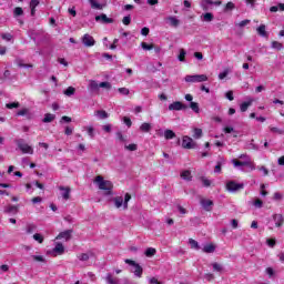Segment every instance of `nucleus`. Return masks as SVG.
<instances>
[{
    "mask_svg": "<svg viewBox=\"0 0 284 284\" xmlns=\"http://www.w3.org/2000/svg\"><path fill=\"white\" fill-rule=\"evenodd\" d=\"M94 183H97L99 190H104L108 194H112V187H114V185L110 181L104 180L103 176L98 175Z\"/></svg>",
    "mask_w": 284,
    "mask_h": 284,
    "instance_id": "obj_1",
    "label": "nucleus"
},
{
    "mask_svg": "<svg viewBox=\"0 0 284 284\" xmlns=\"http://www.w3.org/2000/svg\"><path fill=\"white\" fill-rule=\"evenodd\" d=\"M131 200H132V195H130V193H125L124 200H123V196H115L113 199V203L118 209L123 207V210H128V203H130Z\"/></svg>",
    "mask_w": 284,
    "mask_h": 284,
    "instance_id": "obj_2",
    "label": "nucleus"
},
{
    "mask_svg": "<svg viewBox=\"0 0 284 284\" xmlns=\"http://www.w3.org/2000/svg\"><path fill=\"white\" fill-rule=\"evenodd\" d=\"M124 263H126V265H131V267H133L132 272H133L134 276H136L138 278H141V276H143V267H141V265L139 263H135L134 260L126 258V260H124Z\"/></svg>",
    "mask_w": 284,
    "mask_h": 284,
    "instance_id": "obj_3",
    "label": "nucleus"
},
{
    "mask_svg": "<svg viewBox=\"0 0 284 284\" xmlns=\"http://www.w3.org/2000/svg\"><path fill=\"white\" fill-rule=\"evenodd\" d=\"M16 143H17L19 150H21V152L23 154H34V149H32V146L28 145V143H26V140L19 139V140H16Z\"/></svg>",
    "mask_w": 284,
    "mask_h": 284,
    "instance_id": "obj_4",
    "label": "nucleus"
},
{
    "mask_svg": "<svg viewBox=\"0 0 284 284\" xmlns=\"http://www.w3.org/2000/svg\"><path fill=\"white\" fill-rule=\"evenodd\" d=\"M184 81H186V83H203L204 81H207V75L205 74L186 75L184 78Z\"/></svg>",
    "mask_w": 284,
    "mask_h": 284,
    "instance_id": "obj_5",
    "label": "nucleus"
},
{
    "mask_svg": "<svg viewBox=\"0 0 284 284\" xmlns=\"http://www.w3.org/2000/svg\"><path fill=\"white\" fill-rule=\"evenodd\" d=\"M243 187H245V184L243 183H236L234 181H229L226 183V190L227 192H233V193H236L239 192L240 190H243Z\"/></svg>",
    "mask_w": 284,
    "mask_h": 284,
    "instance_id": "obj_6",
    "label": "nucleus"
},
{
    "mask_svg": "<svg viewBox=\"0 0 284 284\" xmlns=\"http://www.w3.org/2000/svg\"><path fill=\"white\" fill-rule=\"evenodd\" d=\"M182 148H184V150H193V148H196V142H194L192 138L185 135L182 140Z\"/></svg>",
    "mask_w": 284,
    "mask_h": 284,
    "instance_id": "obj_7",
    "label": "nucleus"
},
{
    "mask_svg": "<svg viewBox=\"0 0 284 284\" xmlns=\"http://www.w3.org/2000/svg\"><path fill=\"white\" fill-rule=\"evenodd\" d=\"M171 112H179L181 110H187V105L183 104L181 101H175L169 105Z\"/></svg>",
    "mask_w": 284,
    "mask_h": 284,
    "instance_id": "obj_8",
    "label": "nucleus"
},
{
    "mask_svg": "<svg viewBox=\"0 0 284 284\" xmlns=\"http://www.w3.org/2000/svg\"><path fill=\"white\" fill-rule=\"evenodd\" d=\"M82 43L83 45H85V48H92V45H94L97 43V41L94 40V38L88 33H85L82 37Z\"/></svg>",
    "mask_w": 284,
    "mask_h": 284,
    "instance_id": "obj_9",
    "label": "nucleus"
},
{
    "mask_svg": "<svg viewBox=\"0 0 284 284\" xmlns=\"http://www.w3.org/2000/svg\"><path fill=\"white\" fill-rule=\"evenodd\" d=\"M200 6L202 10L207 12V10H210V6H221V1L202 0Z\"/></svg>",
    "mask_w": 284,
    "mask_h": 284,
    "instance_id": "obj_10",
    "label": "nucleus"
},
{
    "mask_svg": "<svg viewBox=\"0 0 284 284\" xmlns=\"http://www.w3.org/2000/svg\"><path fill=\"white\" fill-rule=\"evenodd\" d=\"M232 164L234 165V168H252V162H250L248 160L239 161L236 159H233Z\"/></svg>",
    "mask_w": 284,
    "mask_h": 284,
    "instance_id": "obj_11",
    "label": "nucleus"
},
{
    "mask_svg": "<svg viewBox=\"0 0 284 284\" xmlns=\"http://www.w3.org/2000/svg\"><path fill=\"white\" fill-rule=\"evenodd\" d=\"M201 205L205 210V212H212V206L214 205V202L212 200H201Z\"/></svg>",
    "mask_w": 284,
    "mask_h": 284,
    "instance_id": "obj_12",
    "label": "nucleus"
},
{
    "mask_svg": "<svg viewBox=\"0 0 284 284\" xmlns=\"http://www.w3.org/2000/svg\"><path fill=\"white\" fill-rule=\"evenodd\" d=\"M59 190L62 192V199H64V201L70 200V192H72L70 186H59Z\"/></svg>",
    "mask_w": 284,
    "mask_h": 284,
    "instance_id": "obj_13",
    "label": "nucleus"
},
{
    "mask_svg": "<svg viewBox=\"0 0 284 284\" xmlns=\"http://www.w3.org/2000/svg\"><path fill=\"white\" fill-rule=\"evenodd\" d=\"M273 221L276 227H283V223H284L283 214H273Z\"/></svg>",
    "mask_w": 284,
    "mask_h": 284,
    "instance_id": "obj_14",
    "label": "nucleus"
},
{
    "mask_svg": "<svg viewBox=\"0 0 284 284\" xmlns=\"http://www.w3.org/2000/svg\"><path fill=\"white\" fill-rule=\"evenodd\" d=\"M95 21H102V23H114V19L108 18L104 13L97 16Z\"/></svg>",
    "mask_w": 284,
    "mask_h": 284,
    "instance_id": "obj_15",
    "label": "nucleus"
},
{
    "mask_svg": "<svg viewBox=\"0 0 284 284\" xmlns=\"http://www.w3.org/2000/svg\"><path fill=\"white\" fill-rule=\"evenodd\" d=\"M57 239L58 240L65 239L67 241H70V239H72V230H67L64 232L59 233Z\"/></svg>",
    "mask_w": 284,
    "mask_h": 284,
    "instance_id": "obj_16",
    "label": "nucleus"
},
{
    "mask_svg": "<svg viewBox=\"0 0 284 284\" xmlns=\"http://www.w3.org/2000/svg\"><path fill=\"white\" fill-rule=\"evenodd\" d=\"M202 252H204V254H214V252H216V246L214 244H206L202 248Z\"/></svg>",
    "mask_w": 284,
    "mask_h": 284,
    "instance_id": "obj_17",
    "label": "nucleus"
},
{
    "mask_svg": "<svg viewBox=\"0 0 284 284\" xmlns=\"http://www.w3.org/2000/svg\"><path fill=\"white\" fill-rule=\"evenodd\" d=\"M19 212V207L16 205H8L4 207V214H17Z\"/></svg>",
    "mask_w": 284,
    "mask_h": 284,
    "instance_id": "obj_18",
    "label": "nucleus"
},
{
    "mask_svg": "<svg viewBox=\"0 0 284 284\" xmlns=\"http://www.w3.org/2000/svg\"><path fill=\"white\" fill-rule=\"evenodd\" d=\"M119 277H114L111 275V273H108L106 276H105V282L108 284H119Z\"/></svg>",
    "mask_w": 284,
    "mask_h": 284,
    "instance_id": "obj_19",
    "label": "nucleus"
},
{
    "mask_svg": "<svg viewBox=\"0 0 284 284\" xmlns=\"http://www.w3.org/2000/svg\"><path fill=\"white\" fill-rule=\"evenodd\" d=\"M54 119H57V115H54L52 113H45L44 118L42 120V123H52V121H54Z\"/></svg>",
    "mask_w": 284,
    "mask_h": 284,
    "instance_id": "obj_20",
    "label": "nucleus"
},
{
    "mask_svg": "<svg viewBox=\"0 0 284 284\" xmlns=\"http://www.w3.org/2000/svg\"><path fill=\"white\" fill-rule=\"evenodd\" d=\"M224 164H225V159L220 158V161L215 165L214 172L216 174H221V168H223Z\"/></svg>",
    "mask_w": 284,
    "mask_h": 284,
    "instance_id": "obj_21",
    "label": "nucleus"
},
{
    "mask_svg": "<svg viewBox=\"0 0 284 284\" xmlns=\"http://www.w3.org/2000/svg\"><path fill=\"white\" fill-rule=\"evenodd\" d=\"M176 136V133H174V131L166 129L164 131V139H166V141H170V139H174Z\"/></svg>",
    "mask_w": 284,
    "mask_h": 284,
    "instance_id": "obj_22",
    "label": "nucleus"
},
{
    "mask_svg": "<svg viewBox=\"0 0 284 284\" xmlns=\"http://www.w3.org/2000/svg\"><path fill=\"white\" fill-rule=\"evenodd\" d=\"M168 21H170V26H172V28H179V24L181 23L176 17H169Z\"/></svg>",
    "mask_w": 284,
    "mask_h": 284,
    "instance_id": "obj_23",
    "label": "nucleus"
},
{
    "mask_svg": "<svg viewBox=\"0 0 284 284\" xmlns=\"http://www.w3.org/2000/svg\"><path fill=\"white\" fill-rule=\"evenodd\" d=\"M256 30L260 37L267 38V31L265 30V24H261Z\"/></svg>",
    "mask_w": 284,
    "mask_h": 284,
    "instance_id": "obj_24",
    "label": "nucleus"
},
{
    "mask_svg": "<svg viewBox=\"0 0 284 284\" xmlns=\"http://www.w3.org/2000/svg\"><path fill=\"white\" fill-rule=\"evenodd\" d=\"M202 18H203L202 20L205 21L206 23L214 21V14L210 12L202 14Z\"/></svg>",
    "mask_w": 284,
    "mask_h": 284,
    "instance_id": "obj_25",
    "label": "nucleus"
},
{
    "mask_svg": "<svg viewBox=\"0 0 284 284\" xmlns=\"http://www.w3.org/2000/svg\"><path fill=\"white\" fill-rule=\"evenodd\" d=\"M89 88L92 92H99L100 83L98 84L97 81L91 80Z\"/></svg>",
    "mask_w": 284,
    "mask_h": 284,
    "instance_id": "obj_26",
    "label": "nucleus"
},
{
    "mask_svg": "<svg viewBox=\"0 0 284 284\" xmlns=\"http://www.w3.org/2000/svg\"><path fill=\"white\" fill-rule=\"evenodd\" d=\"M89 3L93 10H102L103 8L97 0H89Z\"/></svg>",
    "mask_w": 284,
    "mask_h": 284,
    "instance_id": "obj_27",
    "label": "nucleus"
},
{
    "mask_svg": "<svg viewBox=\"0 0 284 284\" xmlns=\"http://www.w3.org/2000/svg\"><path fill=\"white\" fill-rule=\"evenodd\" d=\"M181 179H183L184 181H192V172L190 171H183L181 173Z\"/></svg>",
    "mask_w": 284,
    "mask_h": 284,
    "instance_id": "obj_28",
    "label": "nucleus"
},
{
    "mask_svg": "<svg viewBox=\"0 0 284 284\" xmlns=\"http://www.w3.org/2000/svg\"><path fill=\"white\" fill-rule=\"evenodd\" d=\"M53 252H55V254H63L65 252V247H63V244L58 243L53 248Z\"/></svg>",
    "mask_w": 284,
    "mask_h": 284,
    "instance_id": "obj_29",
    "label": "nucleus"
},
{
    "mask_svg": "<svg viewBox=\"0 0 284 284\" xmlns=\"http://www.w3.org/2000/svg\"><path fill=\"white\" fill-rule=\"evenodd\" d=\"M75 92L77 89H74V87H69L67 90H64L63 94H65V97H74Z\"/></svg>",
    "mask_w": 284,
    "mask_h": 284,
    "instance_id": "obj_30",
    "label": "nucleus"
},
{
    "mask_svg": "<svg viewBox=\"0 0 284 284\" xmlns=\"http://www.w3.org/2000/svg\"><path fill=\"white\" fill-rule=\"evenodd\" d=\"M145 256H148L149 258H152V256H154V254H156V248L154 247H149L145 250Z\"/></svg>",
    "mask_w": 284,
    "mask_h": 284,
    "instance_id": "obj_31",
    "label": "nucleus"
},
{
    "mask_svg": "<svg viewBox=\"0 0 284 284\" xmlns=\"http://www.w3.org/2000/svg\"><path fill=\"white\" fill-rule=\"evenodd\" d=\"M141 132H150L152 130V125L148 122H144L140 126Z\"/></svg>",
    "mask_w": 284,
    "mask_h": 284,
    "instance_id": "obj_32",
    "label": "nucleus"
},
{
    "mask_svg": "<svg viewBox=\"0 0 284 284\" xmlns=\"http://www.w3.org/2000/svg\"><path fill=\"white\" fill-rule=\"evenodd\" d=\"M189 244L192 247V250H201L199 242H196L194 239H189Z\"/></svg>",
    "mask_w": 284,
    "mask_h": 284,
    "instance_id": "obj_33",
    "label": "nucleus"
},
{
    "mask_svg": "<svg viewBox=\"0 0 284 284\" xmlns=\"http://www.w3.org/2000/svg\"><path fill=\"white\" fill-rule=\"evenodd\" d=\"M193 139H201V136H203V130L199 128L193 129Z\"/></svg>",
    "mask_w": 284,
    "mask_h": 284,
    "instance_id": "obj_34",
    "label": "nucleus"
},
{
    "mask_svg": "<svg viewBox=\"0 0 284 284\" xmlns=\"http://www.w3.org/2000/svg\"><path fill=\"white\" fill-rule=\"evenodd\" d=\"M190 108L195 114H199L201 112V109L199 108V103L196 102H190Z\"/></svg>",
    "mask_w": 284,
    "mask_h": 284,
    "instance_id": "obj_35",
    "label": "nucleus"
},
{
    "mask_svg": "<svg viewBox=\"0 0 284 284\" xmlns=\"http://www.w3.org/2000/svg\"><path fill=\"white\" fill-rule=\"evenodd\" d=\"M250 105H252V101L243 102V103L240 105L241 112H247V108H250Z\"/></svg>",
    "mask_w": 284,
    "mask_h": 284,
    "instance_id": "obj_36",
    "label": "nucleus"
},
{
    "mask_svg": "<svg viewBox=\"0 0 284 284\" xmlns=\"http://www.w3.org/2000/svg\"><path fill=\"white\" fill-rule=\"evenodd\" d=\"M6 108H8V110H14V108H21V104L19 102H10L6 104Z\"/></svg>",
    "mask_w": 284,
    "mask_h": 284,
    "instance_id": "obj_37",
    "label": "nucleus"
},
{
    "mask_svg": "<svg viewBox=\"0 0 284 284\" xmlns=\"http://www.w3.org/2000/svg\"><path fill=\"white\" fill-rule=\"evenodd\" d=\"M97 116H99V119H108L109 114L108 112L103 111V110H99L95 112Z\"/></svg>",
    "mask_w": 284,
    "mask_h": 284,
    "instance_id": "obj_38",
    "label": "nucleus"
},
{
    "mask_svg": "<svg viewBox=\"0 0 284 284\" xmlns=\"http://www.w3.org/2000/svg\"><path fill=\"white\" fill-rule=\"evenodd\" d=\"M124 150H129V152H136L139 146L136 144H129L124 146Z\"/></svg>",
    "mask_w": 284,
    "mask_h": 284,
    "instance_id": "obj_39",
    "label": "nucleus"
},
{
    "mask_svg": "<svg viewBox=\"0 0 284 284\" xmlns=\"http://www.w3.org/2000/svg\"><path fill=\"white\" fill-rule=\"evenodd\" d=\"M13 16H14V17H21V16H23V9H22L21 7L14 8V10H13Z\"/></svg>",
    "mask_w": 284,
    "mask_h": 284,
    "instance_id": "obj_40",
    "label": "nucleus"
},
{
    "mask_svg": "<svg viewBox=\"0 0 284 284\" xmlns=\"http://www.w3.org/2000/svg\"><path fill=\"white\" fill-rule=\"evenodd\" d=\"M272 48L274 50H283V43L278 42V41H273L272 42Z\"/></svg>",
    "mask_w": 284,
    "mask_h": 284,
    "instance_id": "obj_41",
    "label": "nucleus"
},
{
    "mask_svg": "<svg viewBox=\"0 0 284 284\" xmlns=\"http://www.w3.org/2000/svg\"><path fill=\"white\" fill-rule=\"evenodd\" d=\"M37 231V225L34 224H28L27 225V234H32V232Z\"/></svg>",
    "mask_w": 284,
    "mask_h": 284,
    "instance_id": "obj_42",
    "label": "nucleus"
},
{
    "mask_svg": "<svg viewBox=\"0 0 284 284\" xmlns=\"http://www.w3.org/2000/svg\"><path fill=\"white\" fill-rule=\"evenodd\" d=\"M32 258L38 263H45V257H43V255H32Z\"/></svg>",
    "mask_w": 284,
    "mask_h": 284,
    "instance_id": "obj_43",
    "label": "nucleus"
},
{
    "mask_svg": "<svg viewBox=\"0 0 284 284\" xmlns=\"http://www.w3.org/2000/svg\"><path fill=\"white\" fill-rule=\"evenodd\" d=\"M118 92L120 94H122L123 97H128V94H130V89H128V88H119Z\"/></svg>",
    "mask_w": 284,
    "mask_h": 284,
    "instance_id": "obj_44",
    "label": "nucleus"
},
{
    "mask_svg": "<svg viewBox=\"0 0 284 284\" xmlns=\"http://www.w3.org/2000/svg\"><path fill=\"white\" fill-rule=\"evenodd\" d=\"M185 54H187V52H185L184 49H181L179 54V61L185 62Z\"/></svg>",
    "mask_w": 284,
    "mask_h": 284,
    "instance_id": "obj_45",
    "label": "nucleus"
},
{
    "mask_svg": "<svg viewBox=\"0 0 284 284\" xmlns=\"http://www.w3.org/2000/svg\"><path fill=\"white\" fill-rule=\"evenodd\" d=\"M212 267H213L214 272H223V266L219 263H213Z\"/></svg>",
    "mask_w": 284,
    "mask_h": 284,
    "instance_id": "obj_46",
    "label": "nucleus"
},
{
    "mask_svg": "<svg viewBox=\"0 0 284 284\" xmlns=\"http://www.w3.org/2000/svg\"><path fill=\"white\" fill-rule=\"evenodd\" d=\"M79 261H90V255L88 253H82L78 256Z\"/></svg>",
    "mask_w": 284,
    "mask_h": 284,
    "instance_id": "obj_47",
    "label": "nucleus"
},
{
    "mask_svg": "<svg viewBox=\"0 0 284 284\" xmlns=\"http://www.w3.org/2000/svg\"><path fill=\"white\" fill-rule=\"evenodd\" d=\"M115 136L119 141H121V143H125V138L123 136V133H121V131H118L115 133Z\"/></svg>",
    "mask_w": 284,
    "mask_h": 284,
    "instance_id": "obj_48",
    "label": "nucleus"
},
{
    "mask_svg": "<svg viewBox=\"0 0 284 284\" xmlns=\"http://www.w3.org/2000/svg\"><path fill=\"white\" fill-rule=\"evenodd\" d=\"M34 241H37L38 243H43V235L36 233L33 235Z\"/></svg>",
    "mask_w": 284,
    "mask_h": 284,
    "instance_id": "obj_49",
    "label": "nucleus"
},
{
    "mask_svg": "<svg viewBox=\"0 0 284 284\" xmlns=\"http://www.w3.org/2000/svg\"><path fill=\"white\" fill-rule=\"evenodd\" d=\"M100 88H105V90H111L112 84L110 82H100Z\"/></svg>",
    "mask_w": 284,
    "mask_h": 284,
    "instance_id": "obj_50",
    "label": "nucleus"
},
{
    "mask_svg": "<svg viewBox=\"0 0 284 284\" xmlns=\"http://www.w3.org/2000/svg\"><path fill=\"white\" fill-rule=\"evenodd\" d=\"M122 22L124 26H130V23H132V18L130 16H125Z\"/></svg>",
    "mask_w": 284,
    "mask_h": 284,
    "instance_id": "obj_51",
    "label": "nucleus"
},
{
    "mask_svg": "<svg viewBox=\"0 0 284 284\" xmlns=\"http://www.w3.org/2000/svg\"><path fill=\"white\" fill-rule=\"evenodd\" d=\"M201 181H202L204 187H210V185H212V182L210 180H207L206 178H202Z\"/></svg>",
    "mask_w": 284,
    "mask_h": 284,
    "instance_id": "obj_52",
    "label": "nucleus"
},
{
    "mask_svg": "<svg viewBox=\"0 0 284 284\" xmlns=\"http://www.w3.org/2000/svg\"><path fill=\"white\" fill-rule=\"evenodd\" d=\"M143 50H153L154 44H148L146 42H142Z\"/></svg>",
    "mask_w": 284,
    "mask_h": 284,
    "instance_id": "obj_53",
    "label": "nucleus"
},
{
    "mask_svg": "<svg viewBox=\"0 0 284 284\" xmlns=\"http://www.w3.org/2000/svg\"><path fill=\"white\" fill-rule=\"evenodd\" d=\"M123 123H125V125H126L128 128H132V120H131L130 118L124 116V118H123Z\"/></svg>",
    "mask_w": 284,
    "mask_h": 284,
    "instance_id": "obj_54",
    "label": "nucleus"
},
{
    "mask_svg": "<svg viewBox=\"0 0 284 284\" xmlns=\"http://www.w3.org/2000/svg\"><path fill=\"white\" fill-rule=\"evenodd\" d=\"M102 130L104 132H106L108 134H110V132H112V124H105L102 126Z\"/></svg>",
    "mask_w": 284,
    "mask_h": 284,
    "instance_id": "obj_55",
    "label": "nucleus"
},
{
    "mask_svg": "<svg viewBox=\"0 0 284 284\" xmlns=\"http://www.w3.org/2000/svg\"><path fill=\"white\" fill-rule=\"evenodd\" d=\"M72 132H74V129H73V128H71V126H65L64 134H67V136L72 135Z\"/></svg>",
    "mask_w": 284,
    "mask_h": 284,
    "instance_id": "obj_56",
    "label": "nucleus"
},
{
    "mask_svg": "<svg viewBox=\"0 0 284 284\" xmlns=\"http://www.w3.org/2000/svg\"><path fill=\"white\" fill-rule=\"evenodd\" d=\"M141 34H142V37H148V34H150V28H148V27L142 28Z\"/></svg>",
    "mask_w": 284,
    "mask_h": 284,
    "instance_id": "obj_57",
    "label": "nucleus"
},
{
    "mask_svg": "<svg viewBox=\"0 0 284 284\" xmlns=\"http://www.w3.org/2000/svg\"><path fill=\"white\" fill-rule=\"evenodd\" d=\"M225 97L229 101H234V92L233 91L226 92Z\"/></svg>",
    "mask_w": 284,
    "mask_h": 284,
    "instance_id": "obj_58",
    "label": "nucleus"
},
{
    "mask_svg": "<svg viewBox=\"0 0 284 284\" xmlns=\"http://www.w3.org/2000/svg\"><path fill=\"white\" fill-rule=\"evenodd\" d=\"M270 130H271V132H274L276 134H283V130H281L276 126H271Z\"/></svg>",
    "mask_w": 284,
    "mask_h": 284,
    "instance_id": "obj_59",
    "label": "nucleus"
},
{
    "mask_svg": "<svg viewBox=\"0 0 284 284\" xmlns=\"http://www.w3.org/2000/svg\"><path fill=\"white\" fill-rule=\"evenodd\" d=\"M1 37L4 41H12V36L10 33H2Z\"/></svg>",
    "mask_w": 284,
    "mask_h": 284,
    "instance_id": "obj_60",
    "label": "nucleus"
},
{
    "mask_svg": "<svg viewBox=\"0 0 284 284\" xmlns=\"http://www.w3.org/2000/svg\"><path fill=\"white\" fill-rule=\"evenodd\" d=\"M254 206L258 209L263 207V202L261 201V199H256L254 201Z\"/></svg>",
    "mask_w": 284,
    "mask_h": 284,
    "instance_id": "obj_61",
    "label": "nucleus"
},
{
    "mask_svg": "<svg viewBox=\"0 0 284 284\" xmlns=\"http://www.w3.org/2000/svg\"><path fill=\"white\" fill-rule=\"evenodd\" d=\"M227 74H230V72H229L227 70H225V71H223V72H221V73L219 74V79H220L221 81H223V79H225V77H227Z\"/></svg>",
    "mask_w": 284,
    "mask_h": 284,
    "instance_id": "obj_62",
    "label": "nucleus"
},
{
    "mask_svg": "<svg viewBox=\"0 0 284 284\" xmlns=\"http://www.w3.org/2000/svg\"><path fill=\"white\" fill-rule=\"evenodd\" d=\"M235 6L233 2H227L226 6H225V11L227 10H234Z\"/></svg>",
    "mask_w": 284,
    "mask_h": 284,
    "instance_id": "obj_63",
    "label": "nucleus"
},
{
    "mask_svg": "<svg viewBox=\"0 0 284 284\" xmlns=\"http://www.w3.org/2000/svg\"><path fill=\"white\" fill-rule=\"evenodd\" d=\"M39 0H31L30 1V8H37V6H39Z\"/></svg>",
    "mask_w": 284,
    "mask_h": 284,
    "instance_id": "obj_64",
    "label": "nucleus"
}]
</instances>
